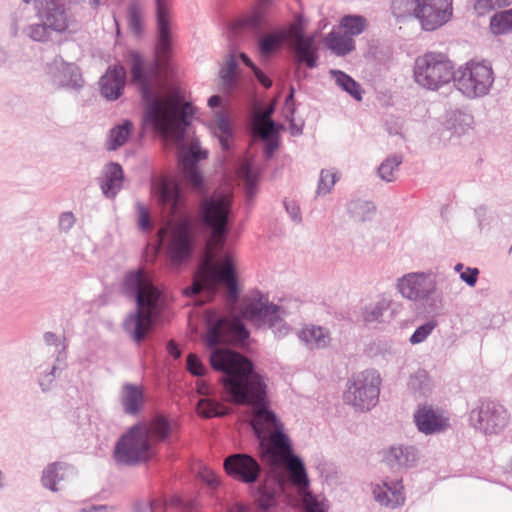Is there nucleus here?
<instances>
[{"label":"nucleus","instance_id":"1","mask_svg":"<svg viewBox=\"0 0 512 512\" xmlns=\"http://www.w3.org/2000/svg\"><path fill=\"white\" fill-rule=\"evenodd\" d=\"M158 41L153 59H144L139 53L131 52V81L141 92L146 102L143 121L166 139L174 141L180 148L179 166L185 182L197 192H204V179L196 162L207 157L198 140H191L189 147L182 146L188 117L194 112L189 103H183L179 94L169 92L157 95L163 88L168 72L171 54L170 43V2L156 0Z\"/></svg>","mask_w":512,"mask_h":512},{"label":"nucleus","instance_id":"2","mask_svg":"<svg viewBox=\"0 0 512 512\" xmlns=\"http://www.w3.org/2000/svg\"><path fill=\"white\" fill-rule=\"evenodd\" d=\"M213 369L223 372V399L233 404H248L253 408L251 425L259 440L261 459L270 465H281L292 455L289 438L282 424L265 405L266 391L261 376L253 372L252 363L230 349H214L210 355Z\"/></svg>","mask_w":512,"mask_h":512},{"label":"nucleus","instance_id":"3","mask_svg":"<svg viewBox=\"0 0 512 512\" xmlns=\"http://www.w3.org/2000/svg\"><path fill=\"white\" fill-rule=\"evenodd\" d=\"M232 195L230 192L215 193L203 201L201 212L203 222L211 228V237L207 242L204 261L199 267L193 284L184 290L186 295L198 294L201 290H214L218 285H225L228 290V300L235 302L238 295L235 276L236 259L227 253L221 262L214 258L218 250L222 249L227 232V221L230 212Z\"/></svg>","mask_w":512,"mask_h":512},{"label":"nucleus","instance_id":"4","mask_svg":"<svg viewBox=\"0 0 512 512\" xmlns=\"http://www.w3.org/2000/svg\"><path fill=\"white\" fill-rule=\"evenodd\" d=\"M170 421L157 415L148 422L133 426L116 445L115 459L122 464H137L155 455V446L172 433Z\"/></svg>","mask_w":512,"mask_h":512},{"label":"nucleus","instance_id":"5","mask_svg":"<svg viewBox=\"0 0 512 512\" xmlns=\"http://www.w3.org/2000/svg\"><path fill=\"white\" fill-rule=\"evenodd\" d=\"M124 285L127 290L135 293L137 299V311L127 317L124 328L139 343L152 330L159 314L160 291L152 284L149 274L142 270L127 274Z\"/></svg>","mask_w":512,"mask_h":512},{"label":"nucleus","instance_id":"6","mask_svg":"<svg viewBox=\"0 0 512 512\" xmlns=\"http://www.w3.org/2000/svg\"><path fill=\"white\" fill-rule=\"evenodd\" d=\"M413 72L419 86L437 90L453 79L454 64L443 53L427 52L415 59Z\"/></svg>","mask_w":512,"mask_h":512},{"label":"nucleus","instance_id":"7","mask_svg":"<svg viewBox=\"0 0 512 512\" xmlns=\"http://www.w3.org/2000/svg\"><path fill=\"white\" fill-rule=\"evenodd\" d=\"M494 81L493 70L485 62L470 61L461 66L456 79L458 89L468 97L485 95Z\"/></svg>","mask_w":512,"mask_h":512},{"label":"nucleus","instance_id":"8","mask_svg":"<svg viewBox=\"0 0 512 512\" xmlns=\"http://www.w3.org/2000/svg\"><path fill=\"white\" fill-rule=\"evenodd\" d=\"M380 377L374 371H365L356 376L344 394L347 404L361 410L373 407L379 396Z\"/></svg>","mask_w":512,"mask_h":512},{"label":"nucleus","instance_id":"9","mask_svg":"<svg viewBox=\"0 0 512 512\" xmlns=\"http://www.w3.org/2000/svg\"><path fill=\"white\" fill-rule=\"evenodd\" d=\"M280 308L268 303V299L259 293H252L242 300L241 315L257 325L275 328L280 320Z\"/></svg>","mask_w":512,"mask_h":512},{"label":"nucleus","instance_id":"10","mask_svg":"<svg viewBox=\"0 0 512 512\" xmlns=\"http://www.w3.org/2000/svg\"><path fill=\"white\" fill-rule=\"evenodd\" d=\"M281 464H284L289 471L291 482L298 489L305 511L325 512L323 502H320L308 491L309 480L300 458L292 454L284 459Z\"/></svg>","mask_w":512,"mask_h":512},{"label":"nucleus","instance_id":"11","mask_svg":"<svg viewBox=\"0 0 512 512\" xmlns=\"http://www.w3.org/2000/svg\"><path fill=\"white\" fill-rule=\"evenodd\" d=\"M248 337L242 321L239 318H222L210 325L205 341L209 348L220 343H237Z\"/></svg>","mask_w":512,"mask_h":512},{"label":"nucleus","instance_id":"12","mask_svg":"<svg viewBox=\"0 0 512 512\" xmlns=\"http://www.w3.org/2000/svg\"><path fill=\"white\" fill-rule=\"evenodd\" d=\"M451 0L419 1L416 18L423 29L432 31L445 24L452 15Z\"/></svg>","mask_w":512,"mask_h":512},{"label":"nucleus","instance_id":"13","mask_svg":"<svg viewBox=\"0 0 512 512\" xmlns=\"http://www.w3.org/2000/svg\"><path fill=\"white\" fill-rule=\"evenodd\" d=\"M227 475L242 483L251 484L257 481L261 468L258 462L248 454H233L223 463Z\"/></svg>","mask_w":512,"mask_h":512},{"label":"nucleus","instance_id":"14","mask_svg":"<svg viewBox=\"0 0 512 512\" xmlns=\"http://www.w3.org/2000/svg\"><path fill=\"white\" fill-rule=\"evenodd\" d=\"M192 251V238L188 223L180 222L171 226L167 254L174 265L189 258Z\"/></svg>","mask_w":512,"mask_h":512},{"label":"nucleus","instance_id":"15","mask_svg":"<svg viewBox=\"0 0 512 512\" xmlns=\"http://www.w3.org/2000/svg\"><path fill=\"white\" fill-rule=\"evenodd\" d=\"M476 414L478 427L486 434H496L508 423L507 410L494 401H483Z\"/></svg>","mask_w":512,"mask_h":512},{"label":"nucleus","instance_id":"16","mask_svg":"<svg viewBox=\"0 0 512 512\" xmlns=\"http://www.w3.org/2000/svg\"><path fill=\"white\" fill-rule=\"evenodd\" d=\"M153 192L159 203L164 209H167L172 216L180 214L184 207V196L173 179L160 177L153 184Z\"/></svg>","mask_w":512,"mask_h":512},{"label":"nucleus","instance_id":"17","mask_svg":"<svg viewBox=\"0 0 512 512\" xmlns=\"http://www.w3.org/2000/svg\"><path fill=\"white\" fill-rule=\"evenodd\" d=\"M290 45L292 46L298 63H305L307 67L314 68L317 61V48L313 37H306L297 25L291 26L288 32Z\"/></svg>","mask_w":512,"mask_h":512},{"label":"nucleus","instance_id":"18","mask_svg":"<svg viewBox=\"0 0 512 512\" xmlns=\"http://www.w3.org/2000/svg\"><path fill=\"white\" fill-rule=\"evenodd\" d=\"M414 419L419 431L425 434L437 433L449 426L448 418L431 406L420 407L416 411Z\"/></svg>","mask_w":512,"mask_h":512},{"label":"nucleus","instance_id":"19","mask_svg":"<svg viewBox=\"0 0 512 512\" xmlns=\"http://www.w3.org/2000/svg\"><path fill=\"white\" fill-rule=\"evenodd\" d=\"M126 84V70L122 65L110 66L100 79V91L108 100L118 99Z\"/></svg>","mask_w":512,"mask_h":512},{"label":"nucleus","instance_id":"20","mask_svg":"<svg viewBox=\"0 0 512 512\" xmlns=\"http://www.w3.org/2000/svg\"><path fill=\"white\" fill-rule=\"evenodd\" d=\"M404 487L400 481H394L391 483L383 482L382 486L377 485L373 494L381 505L395 508L399 505H402L405 501L404 497Z\"/></svg>","mask_w":512,"mask_h":512},{"label":"nucleus","instance_id":"21","mask_svg":"<svg viewBox=\"0 0 512 512\" xmlns=\"http://www.w3.org/2000/svg\"><path fill=\"white\" fill-rule=\"evenodd\" d=\"M426 280L423 274H409L399 281L398 287L404 297L416 300L425 296L427 292Z\"/></svg>","mask_w":512,"mask_h":512},{"label":"nucleus","instance_id":"22","mask_svg":"<svg viewBox=\"0 0 512 512\" xmlns=\"http://www.w3.org/2000/svg\"><path fill=\"white\" fill-rule=\"evenodd\" d=\"M123 170L117 163H109L104 170L101 180L103 193L108 197H114L123 184Z\"/></svg>","mask_w":512,"mask_h":512},{"label":"nucleus","instance_id":"23","mask_svg":"<svg viewBox=\"0 0 512 512\" xmlns=\"http://www.w3.org/2000/svg\"><path fill=\"white\" fill-rule=\"evenodd\" d=\"M121 402L126 413H138L144 403L143 389L131 384L123 386Z\"/></svg>","mask_w":512,"mask_h":512},{"label":"nucleus","instance_id":"24","mask_svg":"<svg viewBox=\"0 0 512 512\" xmlns=\"http://www.w3.org/2000/svg\"><path fill=\"white\" fill-rule=\"evenodd\" d=\"M299 338L310 348H323L330 342V335L322 327L307 325L298 333Z\"/></svg>","mask_w":512,"mask_h":512},{"label":"nucleus","instance_id":"25","mask_svg":"<svg viewBox=\"0 0 512 512\" xmlns=\"http://www.w3.org/2000/svg\"><path fill=\"white\" fill-rule=\"evenodd\" d=\"M73 475V471L70 467L54 463L49 465L43 473L42 482L44 486L48 487L52 491H57V483L63 480H67Z\"/></svg>","mask_w":512,"mask_h":512},{"label":"nucleus","instance_id":"26","mask_svg":"<svg viewBox=\"0 0 512 512\" xmlns=\"http://www.w3.org/2000/svg\"><path fill=\"white\" fill-rule=\"evenodd\" d=\"M213 134L218 138L222 148L228 150L233 140V127L223 115H217L210 124Z\"/></svg>","mask_w":512,"mask_h":512},{"label":"nucleus","instance_id":"27","mask_svg":"<svg viewBox=\"0 0 512 512\" xmlns=\"http://www.w3.org/2000/svg\"><path fill=\"white\" fill-rule=\"evenodd\" d=\"M52 2L54 1L52 0ZM43 19L45 20V25L57 32H62L68 27V19L62 3H52V6L48 5Z\"/></svg>","mask_w":512,"mask_h":512},{"label":"nucleus","instance_id":"28","mask_svg":"<svg viewBox=\"0 0 512 512\" xmlns=\"http://www.w3.org/2000/svg\"><path fill=\"white\" fill-rule=\"evenodd\" d=\"M133 125L130 121H125L121 125H117L109 132L106 146L108 150H116L123 146L131 135Z\"/></svg>","mask_w":512,"mask_h":512},{"label":"nucleus","instance_id":"29","mask_svg":"<svg viewBox=\"0 0 512 512\" xmlns=\"http://www.w3.org/2000/svg\"><path fill=\"white\" fill-rule=\"evenodd\" d=\"M327 47L332 50L336 55H346L355 49V42L353 38L346 34H339L331 32L326 38Z\"/></svg>","mask_w":512,"mask_h":512},{"label":"nucleus","instance_id":"30","mask_svg":"<svg viewBox=\"0 0 512 512\" xmlns=\"http://www.w3.org/2000/svg\"><path fill=\"white\" fill-rule=\"evenodd\" d=\"M197 413L204 418H213L224 416L229 413V410L216 400L203 398L197 404Z\"/></svg>","mask_w":512,"mask_h":512},{"label":"nucleus","instance_id":"31","mask_svg":"<svg viewBox=\"0 0 512 512\" xmlns=\"http://www.w3.org/2000/svg\"><path fill=\"white\" fill-rule=\"evenodd\" d=\"M339 26L344 34L353 38L366 29L367 20L359 15H347L341 19Z\"/></svg>","mask_w":512,"mask_h":512},{"label":"nucleus","instance_id":"32","mask_svg":"<svg viewBox=\"0 0 512 512\" xmlns=\"http://www.w3.org/2000/svg\"><path fill=\"white\" fill-rule=\"evenodd\" d=\"M331 74L335 78L336 83L346 92H348L351 96H353L356 100L362 99V89L360 85L352 79L349 75L345 74L342 71L332 70Z\"/></svg>","mask_w":512,"mask_h":512},{"label":"nucleus","instance_id":"33","mask_svg":"<svg viewBox=\"0 0 512 512\" xmlns=\"http://www.w3.org/2000/svg\"><path fill=\"white\" fill-rule=\"evenodd\" d=\"M490 29L495 35L512 32V9L493 15L490 20Z\"/></svg>","mask_w":512,"mask_h":512},{"label":"nucleus","instance_id":"34","mask_svg":"<svg viewBox=\"0 0 512 512\" xmlns=\"http://www.w3.org/2000/svg\"><path fill=\"white\" fill-rule=\"evenodd\" d=\"M284 41V34L273 33L265 35L259 42V50L262 55H269L276 51Z\"/></svg>","mask_w":512,"mask_h":512},{"label":"nucleus","instance_id":"35","mask_svg":"<svg viewBox=\"0 0 512 512\" xmlns=\"http://www.w3.org/2000/svg\"><path fill=\"white\" fill-rule=\"evenodd\" d=\"M389 308V301L382 299L375 305L367 308L362 313L363 321L366 323H373L380 320L383 312Z\"/></svg>","mask_w":512,"mask_h":512},{"label":"nucleus","instance_id":"36","mask_svg":"<svg viewBox=\"0 0 512 512\" xmlns=\"http://www.w3.org/2000/svg\"><path fill=\"white\" fill-rule=\"evenodd\" d=\"M252 126L253 134L260 136L263 140H268L274 133V123L271 120L254 116Z\"/></svg>","mask_w":512,"mask_h":512},{"label":"nucleus","instance_id":"37","mask_svg":"<svg viewBox=\"0 0 512 512\" xmlns=\"http://www.w3.org/2000/svg\"><path fill=\"white\" fill-rule=\"evenodd\" d=\"M400 164L401 159L399 157L387 159L378 169L380 177L388 182L393 181L396 178L397 168Z\"/></svg>","mask_w":512,"mask_h":512},{"label":"nucleus","instance_id":"38","mask_svg":"<svg viewBox=\"0 0 512 512\" xmlns=\"http://www.w3.org/2000/svg\"><path fill=\"white\" fill-rule=\"evenodd\" d=\"M337 180L338 176L334 171L322 170L318 182L317 194L326 195L327 193H329Z\"/></svg>","mask_w":512,"mask_h":512},{"label":"nucleus","instance_id":"39","mask_svg":"<svg viewBox=\"0 0 512 512\" xmlns=\"http://www.w3.org/2000/svg\"><path fill=\"white\" fill-rule=\"evenodd\" d=\"M507 0H475L474 10L477 15L484 16L491 11L507 6Z\"/></svg>","mask_w":512,"mask_h":512},{"label":"nucleus","instance_id":"40","mask_svg":"<svg viewBox=\"0 0 512 512\" xmlns=\"http://www.w3.org/2000/svg\"><path fill=\"white\" fill-rule=\"evenodd\" d=\"M238 175L245 181L248 196H252L257 183V178L252 172L250 164L247 162L243 163L238 170Z\"/></svg>","mask_w":512,"mask_h":512},{"label":"nucleus","instance_id":"41","mask_svg":"<svg viewBox=\"0 0 512 512\" xmlns=\"http://www.w3.org/2000/svg\"><path fill=\"white\" fill-rule=\"evenodd\" d=\"M350 211L355 218L361 221H365L369 218L370 214L374 213L375 207L370 202L357 201L351 204Z\"/></svg>","mask_w":512,"mask_h":512},{"label":"nucleus","instance_id":"42","mask_svg":"<svg viewBox=\"0 0 512 512\" xmlns=\"http://www.w3.org/2000/svg\"><path fill=\"white\" fill-rule=\"evenodd\" d=\"M256 503L258 508L262 511L269 510L276 504L275 492L264 486L259 491V496L256 499Z\"/></svg>","mask_w":512,"mask_h":512},{"label":"nucleus","instance_id":"43","mask_svg":"<svg viewBox=\"0 0 512 512\" xmlns=\"http://www.w3.org/2000/svg\"><path fill=\"white\" fill-rule=\"evenodd\" d=\"M435 327H436L435 321H429V322L421 325L420 327H418L415 330V332L412 334V336L410 337L411 344H413V345L419 344V343L423 342L424 340H426V338L432 333V331L435 329Z\"/></svg>","mask_w":512,"mask_h":512},{"label":"nucleus","instance_id":"44","mask_svg":"<svg viewBox=\"0 0 512 512\" xmlns=\"http://www.w3.org/2000/svg\"><path fill=\"white\" fill-rule=\"evenodd\" d=\"M236 60L233 56H231L227 61L225 66L221 69L220 76L223 83L226 86H230L235 79L236 75Z\"/></svg>","mask_w":512,"mask_h":512},{"label":"nucleus","instance_id":"45","mask_svg":"<svg viewBox=\"0 0 512 512\" xmlns=\"http://www.w3.org/2000/svg\"><path fill=\"white\" fill-rule=\"evenodd\" d=\"M386 460L389 463L396 462L399 465H405L408 462V449L403 447H392L386 456Z\"/></svg>","mask_w":512,"mask_h":512},{"label":"nucleus","instance_id":"46","mask_svg":"<svg viewBox=\"0 0 512 512\" xmlns=\"http://www.w3.org/2000/svg\"><path fill=\"white\" fill-rule=\"evenodd\" d=\"M128 23H129L130 29L135 34L141 33V31H142V15H141V12L139 11V9L135 6H132L129 9Z\"/></svg>","mask_w":512,"mask_h":512},{"label":"nucleus","instance_id":"47","mask_svg":"<svg viewBox=\"0 0 512 512\" xmlns=\"http://www.w3.org/2000/svg\"><path fill=\"white\" fill-rule=\"evenodd\" d=\"M187 370L192 375L202 376L205 374L206 368L197 355L190 353L187 356Z\"/></svg>","mask_w":512,"mask_h":512},{"label":"nucleus","instance_id":"48","mask_svg":"<svg viewBox=\"0 0 512 512\" xmlns=\"http://www.w3.org/2000/svg\"><path fill=\"white\" fill-rule=\"evenodd\" d=\"M138 211V227L142 231H150L152 229V223L148 210L141 204L137 205Z\"/></svg>","mask_w":512,"mask_h":512},{"label":"nucleus","instance_id":"49","mask_svg":"<svg viewBox=\"0 0 512 512\" xmlns=\"http://www.w3.org/2000/svg\"><path fill=\"white\" fill-rule=\"evenodd\" d=\"M48 28L43 19V24L33 25L29 28V36L35 41H44L48 38Z\"/></svg>","mask_w":512,"mask_h":512},{"label":"nucleus","instance_id":"50","mask_svg":"<svg viewBox=\"0 0 512 512\" xmlns=\"http://www.w3.org/2000/svg\"><path fill=\"white\" fill-rule=\"evenodd\" d=\"M200 477L204 482H206L209 486L213 488L219 485V479L217 474L208 468H204L200 472Z\"/></svg>","mask_w":512,"mask_h":512},{"label":"nucleus","instance_id":"51","mask_svg":"<svg viewBox=\"0 0 512 512\" xmlns=\"http://www.w3.org/2000/svg\"><path fill=\"white\" fill-rule=\"evenodd\" d=\"M479 271L476 268H467L465 272H462L460 277L469 286H474L477 282Z\"/></svg>","mask_w":512,"mask_h":512},{"label":"nucleus","instance_id":"52","mask_svg":"<svg viewBox=\"0 0 512 512\" xmlns=\"http://www.w3.org/2000/svg\"><path fill=\"white\" fill-rule=\"evenodd\" d=\"M257 24V18L252 17H245L242 19H238L233 23L232 28L237 30L239 28H246V27H254Z\"/></svg>","mask_w":512,"mask_h":512},{"label":"nucleus","instance_id":"53","mask_svg":"<svg viewBox=\"0 0 512 512\" xmlns=\"http://www.w3.org/2000/svg\"><path fill=\"white\" fill-rule=\"evenodd\" d=\"M74 224V216L72 213H63L60 217V227L62 229H69Z\"/></svg>","mask_w":512,"mask_h":512},{"label":"nucleus","instance_id":"54","mask_svg":"<svg viewBox=\"0 0 512 512\" xmlns=\"http://www.w3.org/2000/svg\"><path fill=\"white\" fill-rule=\"evenodd\" d=\"M257 80L265 87L269 88L272 85V81L257 67L252 69Z\"/></svg>","mask_w":512,"mask_h":512},{"label":"nucleus","instance_id":"55","mask_svg":"<svg viewBox=\"0 0 512 512\" xmlns=\"http://www.w3.org/2000/svg\"><path fill=\"white\" fill-rule=\"evenodd\" d=\"M196 390L201 395H210L211 394L210 386L203 380H198L196 382Z\"/></svg>","mask_w":512,"mask_h":512},{"label":"nucleus","instance_id":"56","mask_svg":"<svg viewBox=\"0 0 512 512\" xmlns=\"http://www.w3.org/2000/svg\"><path fill=\"white\" fill-rule=\"evenodd\" d=\"M168 353L173 356L175 359H178L181 355L180 350L178 349L176 343L174 341H169L167 344Z\"/></svg>","mask_w":512,"mask_h":512},{"label":"nucleus","instance_id":"57","mask_svg":"<svg viewBox=\"0 0 512 512\" xmlns=\"http://www.w3.org/2000/svg\"><path fill=\"white\" fill-rule=\"evenodd\" d=\"M228 512H251V509L244 504L234 503L229 506Z\"/></svg>","mask_w":512,"mask_h":512},{"label":"nucleus","instance_id":"58","mask_svg":"<svg viewBox=\"0 0 512 512\" xmlns=\"http://www.w3.org/2000/svg\"><path fill=\"white\" fill-rule=\"evenodd\" d=\"M267 143H266V147H265V154H266V157H271L274 153V151L276 150L277 148V144L275 141L271 140L270 138H268V140H265Z\"/></svg>","mask_w":512,"mask_h":512},{"label":"nucleus","instance_id":"59","mask_svg":"<svg viewBox=\"0 0 512 512\" xmlns=\"http://www.w3.org/2000/svg\"><path fill=\"white\" fill-rule=\"evenodd\" d=\"M286 209H287V211L292 215V218H293L294 220L299 219L300 211H299V208H298L297 206L292 205V206H291V209H290V207H289L288 205H286Z\"/></svg>","mask_w":512,"mask_h":512},{"label":"nucleus","instance_id":"60","mask_svg":"<svg viewBox=\"0 0 512 512\" xmlns=\"http://www.w3.org/2000/svg\"><path fill=\"white\" fill-rule=\"evenodd\" d=\"M273 113V108L270 107L268 109H266L264 112L262 113H256L254 116L255 117H259V118H263L265 120H271L270 117H271V114Z\"/></svg>","mask_w":512,"mask_h":512},{"label":"nucleus","instance_id":"61","mask_svg":"<svg viewBox=\"0 0 512 512\" xmlns=\"http://www.w3.org/2000/svg\"><path fill=\"white\" fill-rule=\"evenodd\" d=\"M220 102H221V99L219 96L217 95H214V96H211L208 100V105L211 107V108H214V107H217L220 105Z\"/></svg>","mask_w":512,"mask_h":512},{"label":"nucleus","instance_id":"62","mask_svg":"<svg viewBox=\"0 0 512 512\" xmlns=\"http://www.w3.org/2000/svg\"><path fill=\"white\" fill-rule=\"evenodd\" d=\"M240 58L241 60L248 66L250 67L251 69L255 68L256 66L253 64V62L250 60V58L244 54V53H241L240 54Z\"/></svg>","mask_w":512,"mask_h":512},{"label":"nucleus","instance_id":"63","mask_svg":"<svg viewBox=\"0 0 512 512\" xmlns=\"http://www.w3.org/2000/svg\"><path fill=\"white\" fill-rule=\"evenodd\" d=\"M162 507V502L160 500H155L151 502V510L152 512H158V509Z\"/></svg>","mask_w":512,"mask_h":512},{"label":"nucleus","instance_id":"64","mask_svg":"<svg viewBox=\"0 0 512 512\" xmlns=\"http://www.w3.org/2000/svg\"><path fill=\"white\" fill-rule=\"evenodd\" d=\"M83 512H107L106 511V508L104 506H99V507H91L89 510H83Z\"/></svg>","mask_w":512,"mask_h":512}]
</instances>
